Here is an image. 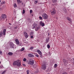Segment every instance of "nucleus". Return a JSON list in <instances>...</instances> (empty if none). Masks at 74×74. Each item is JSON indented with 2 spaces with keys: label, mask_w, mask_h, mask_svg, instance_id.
I'll list each match as a JSON object with an SVG mask.
<instances>
[{
  "label": "nucleus",
  "mask_w": 74,
  "mask_h": 74,
  "mask_svg": "<svg viewBox=\"0 0 74 74\" xmlns=\"http://www.w3.org/2000/svg\"><path fill=\"white\" fill-rule=\"evenodd\" d=\"M13 65L14 67L16 68L21 66V62H19V60H18L16 61H14L13 63Z\"/></svg>",
  "instance_id": "f257e3e1"
},
{
  "label": "nucleus",
  "mask_w": 74,
  "mask_h": 74,
  "mask_svg": "<svg viewBox=\"0 0 74 74\" xmlns=\"http://www.w3.org/2000/svg\"><path fill=\"white\" fill-rule=\"evenodd\" d=\"M6 32V29H4L3 30V32H2L0 33V37H1L2 36H3V35H5V32Z\"/></svg>",
  "instance_id": "f03ea898"
},
{
  "label": "nucleus",
  "mask_w": 74,
  "mask_h": 74,
  "mask_svg": "<svg viewBox=\"0 0 74 74\" xmlns=\"http://www.w3.org/2000/svg\"><path fill=\"white\" fill-rule=\"evenodd\" d=\"M15 45L13 43L11 42L10 43V46L11 48H14Z\"/></svg>",
  "instance_id": "7ed1b4c3"
},
{
  "label": "nucleus",
  "mask_w": 74,
  "mask_h": 74,
  "mask_svg": "<svg viewBox=\"0 0 74 74\" xmlns=\"http://www.w3.org/2000/svg\"><path fill=\"white\" fill-rule=\"evenodd\" d=\"M42 16L44 19H47L48 17V16L45 13H44L42 15Z\"/></svg>",
  "instance_id": "20e7f679"
},
{
  "label": "nucleus",
  "mask_w": 74,
  "mask_h": 74,
  "mask_svg": "<svg viewBox=\"0 0 74 74\" xmlns=\"http://www.w3.org/2000/svg\"><path fill=\"white\" fill-rule=\"evenodd\" d=\"M56 13V10H55L54 9H53L52 11L51 12V14L52 15H55Z\"/></svg>",
  "instance_id": "39448f33"
},
{
  "label": "nucleus",
  "mask_w": 74,
  "mask_h": 74,
  "mask_svg": "<svg viewBox=\"0 0 74 74\" xmlns=\"http://www.w3.org/2000/svg\"><path fill=\"white\" fill-rule=\"evenodd\" d=\"M37 24L36 23L34 24L32 26V29H34L37 27Z\"/></svg>",
  "instance_id": "423d86ee"
},
{
  "label": "nucleus",
  "mask_w": 74,
  "mask_h": 74,
  "mask_svg": "<svg viewBox=\"0 0 74 74\" xmlns=\"http://www.w3.org/2000/svg\"><path fill=\"white\" fill-rule=\"evenodd\" d=\"M63 62L64 63V65H67V64L68 63V61L66 60L65 59H64L63 60Z\"/></svg>",
  "instance_id": "0eeeda50"
},
{
  "label": "nucleus",
  "mask_w": 74,
  "mask_h": 74,
  "mask_svg": "<svg viewBox=\"0 0 74 74\" xmlns=\"http://www.w3.org/2000/svg\"><path fill=\"white\" fill-rule=\"evenodd\" d=\"M34 60H32L31 61L28 62V63L29 64H30L31 65V64H34Z\"/></svg>",
  "instance_id": "6e6552de"
},
{
  "label": "nucleus",
  "mask_w": 74,
  "mask_h": 74,
  "mask_svg": "<svg viewBox=\"0 0 74 74\" xmlns=\"http://www.w3.org/2000/svg\"><path fill=\"white\" fill-rule=\"evenodd\" d=\"M1 17L2 18L5 19L7 18V16L5 14H3L2 15Z\"/></svg>",
  "instance_id": "1a4fd4ad"
},
{
  "label": "nucleus",
  "mask_w": 74,
  "mask_h": 74,
  "mask_svg": "<svg viewBox=\"0 0 74 74\" xmlns=\"http://www.w3.org/2000/svg\"><path fill=\"white\" fill-rule=\"evenodd\" d=\"M42 69L43 70H45L46 69V66L45 65V64H42Z\"/></svg>",
  "instance_id": "9d476101"
},
{
  "label": "nucleus",
  "mask_w": 74,
  "mask_h": 74,
  "mask_svg": "<svg viewBox=\"0 0 74 74\" xmlns=\"http://www.w3.org/2000/svg\"><path fill=\"white\" fill-rule=\"evenodd\" d=\"M39 24L40 25H41V26H42L43 27L45 26V24H44V23H43V22H42V21L40 22Z\"/></svg>",
  "instance_id": "9b49d317"
},
{
  "label": "nucleus",
  "mask_w": 74,
  "mask_h": 74,
  "mask_svg": "<svg viewBox=\"0 0 74 74\" xmlns=\"http://www.w3.org/2000/svg\"><path fill=\"white\" fill-rule=\"evenodd\" d=\"M17 2L18 4H20L22 3V1L21 0H17Z\"/></svg>",
  "instance_id": "f8f14e48"
},
{
  "label": "nucleus",
  "mask_w": 74,
  "mask_h": 74,
  "mask_svg": "<svg viewBox=\"0 0 74 74\" xmlns=\"http://www.w3.org/2000/svg\"><path fill=\"white\" fill-rule=\"evenodd\" d=\"M24 35L25 36V38H27L28 37V34L27 32H25L24 33Z\"/></svg>",
  "instance_id": "ddd939ff"
},
{
  "label": "nucleus",
  "mask_w": 74,
  "mask_h": 74,
  "mask_svg": "<svg viewBox=\"0 0 74 74\" xmlns=\"http://www.w3.org/2000/svg\"><path fill=\"white\" fill-rule=\"evenodd\" d=\"M40 27H36L35 29V31H36V32L38 31V30H39V29H40Z\"/></svg>",
  "instance_id": "4468645a"
},
{
  "label": "nucleus",
  "mask_w": 74,
  "mask_h": 74,
  "mask_svg": "<svg viewBox=\"0 0 74 74\" xmlns=\"http://www.w3.org/2000/svg\"><path fill=\"white\" fill-rule=\"evenodd\" d=\"M37 52L38 53V54L40 55H42V53H41V52L40 51V50H38L37 51Z\"/></svg>",
  "instance_id": "2eb2a0df"
},
{
  "label": "nucleus",
  "mask_w": 74,
  "mask_h": 74,
  "mask_svg": "<svg viewBox=\"0 0 74 74\" xmlns=\"http://www.w3.org/2000/svg\"><path fill=\"white\" fill-rule=\"evenodd\" d=\"M28 56L29 57H31L32 58L34 56L31 53L29 54L28 55Z\"/></svg>",
  "instance_id": "dca6fc26"
},
{
  "label": "nucleus",
  "mask_w": 74,
  "mask_h": 74,
  "mask_svg": "<svg viewBox=\"0 0 74 74\" xmlns=\"http://www.w3.org/2000/svg\"><path fill=\"white\" fill-rule=\"evenodd\" d=\"M15 41L16 42V44H17V45H19V40H18V39H16L15 40Z\"/></svg>",
  "instance_id": "f3484780"
},
{
  "label": "nucleus",
  "mask_w": 74,
  "mask_h": 74,
  "mask_svg": "<svg viewBox=\"0 0 74 74\" xmlns=\"http://www.w3.org/2000/svg\"><path fill=\"white\" fill-rule=\"evenodd\" d=\"M13 54V53L11 52H9L8 53V55H10V56H12V55Z\"/></svg>",
  "instance_id": "a211bd4d"
},
{
  "label": "nucleus",
  "mask_w": 74,
  "mask_h": 74,
  "mask_svg": "<svg viewBox=\"0 0 74 74\" xmlns=\"http://www.w3.org/2000/svg\"><path fill=\"white\" fill-rule=\"evenodd\" d=\"M67 19L68 21H70L69 23H71L72 22V21L71 20V19Z\"/></svg>",
  "instance_id": "6ab92c4d"
},
{
  "label": "nucleus",
  "mask_w": 74,
  "mask_h": 74,
  "mask_svg": "<svg viewBox=\"0 0 74 74\" xmlns=\"http://www.w3.org/2000/svg\"><path fill=\"white\" fill-rule=\"evenodd\" d=\"M49 39L48 38H47L46 39V42H48V41H49Z\"/></svg>",
  "instance_id": "aec40b11"
},
{
  "label": "nucleus",
  "mask_w": 74,
  "mask_h": 74,
  "mask_svg": "<svg viewBox=\"0 0 74 74\" xmlns=\"http://www.w3.org/2000/svg\"><path fill=\"white\" fill-rule=\"evenodd\" d=\"M14 7H17V5H16V4L14 3Z\"/></svg>",
  "instance_id": "412c9836"
},
{
  "label": "nucleus",
  "mask_w": 74,
  "mask_h": 74,
  "mask_svg": "<svg viewBox=\"0 0 74 74\" xmlns=\"http://www.w3.org/2000/svg\"><path fill=\"white\" fill-rule=\"evenodd\" d=\"M26 72H27V74H29V73H30V72L29 71V70H27L26 71Z\"/></svg>",
  "instance_id": "4be33fe9"
},
{
  "label": "nucleus",
  "mask_w": 74,
  "mask_h": 74,
  "mask_svg": "<svg viewBox=\"0 0 74 74\" xmlns=\"http://www.w3.org/2000/svg\"><path fill=\"white\" fill-rule=\"evenodd\" d=\"M24 49H25V48H22L21 49H20V51H23Z\"/></svg>",
  "instance_id": "5701e85b"
},
{
  "label": "nucleus",
  "mask_w": 74,
  "mask_h": 74,
  "mask_svg": "<svg viewBox=\"0 0 74 74\" xmlns=\"http://www.w3.org/2000/svg\"><path fill=\"white\" fill-rule=\"evenodd\" d=\"M47 48H48L49 49L50 48V46L49 45H47Z\"/></svg>",
  "instance_id": "b1692460"
},
{
  "label": "nucleus",
  "mask_w": 74,
  "mask_h": 74,
  "mask_svg": "<svg viewBox=\"0 0 74 74\" xmlns=\"http://www.w3.org/2000/svg\"><path fill=\"white\" fill-rule=\"evenodd\" d=\"M5 72H6V71H5L2 73L1 74H4Z\"/></svg>",
  "instance_id": "393cba45"
},
{
  "label": "nucleus",
  "mask_w": 74,
  "mask_h": 74,
  "mask_svg": "<svg viewBox=\"0 0 74 74\" xmlns=\"http://www.w3.org/2000/svg\"><path fill=\"white\" fill-rule=\"evenodd\" d=\"M25 13V10H23V14H24Z\"/></svg>",
  "instance_id": "a878e982"
},
{
  "label": "nucleus",
  "mask_w": 74,
  "mask_h": 74,
  "mask_svg": "<svg viewBox=\"0 0 74 74\" xmlns=\"http://www.w3.org/2000/svg\"><path fill=\"white\" fill-rule=\"evenodd\" d=\"M34 48V47H30V49H33Z\"/></svg>",
  "instance_id": "bb28decb"
},
{
  "label": "nucleus",
  "mask_w": 74,
  "mask_h": 74,
  "mask_svg": "<svg viewBox=\"0 0 74 74\" xmlns=\"http://www.w3.org/2000/svg\"><path fill=\"white\" fill-rule=\"evenodd\" d=\"M57 67V64H56L54 65V67L55 68H56Z\"/></svg>",
  "instance_id": "cd10ccee"
},
{
  "label": "nucleus",
  "mask_w": 74,
  "mask_h": 74,
  "mask_svg": "<svg viewBox=\"0 0 74 74\" xmlns=\"http://www.w3.org/2000/svg\"><path fill=\"white\" fill-rule=\"evenodd\" d=\"M38 3V1H35V4H37Z\"/></svg>",
  "instance_id": "c85d7f7f"
},
{
  "label": "nucleus",
  "mask_w": 74,
  "mask_h": 74,
  "mask_svg": "<svg viewBox=\"0 0 74 74\" xmlns=\"http://www.w3.org/2000/svg\"><path fill=\"white\" fill-rule=\"evenodd\" d=\"M26 58H24L23 59V61H25V62H26Z\"/></svg>",
  "instance_id": "c756f323"
},
{
  "label": "nucleus",
  "mask_w": 74,
  "mask_h": 74,
  "mask_svg": "<svg viewBox=\"0 0 74 74\" xmlns=\"http://www.w3.org/2000/svg\"><path fill=\"white\" fill-rule=\"evenodd\" d=\"M34 34V32H31L30 34L31 35H33V34Z\"/></svg>",
  "instance_id": "7c9ffc66"
},
{
  "label": "nucleus",
  "mask_w": 74,
  "mask_h": 74,
  "mask_svg": "<svg viewBox=\"0 0 74 74\" xmlns=\"http://www.w3.org/2000/svg\"><path fill=\"white\" fill-rule=\"evenodd\" d=\"M0 54H1V55L3 54V52L1 51H0Z\"/></svg>",
  "instance_id": "2f4dec72"
},
{
  "label": "nucleus",
  "mask_w": 74,
  "mask_h": 74,
  "mask_svg": "<svg viewBox=\"0 0 74 74\" xmlns=\"http://www.w3.org/2000/svg\"><path fill=\"white\" fill-rule=\"evenodd\" d=\"M53 2H56L57 1V0H53Z\"/></svg>",
  "instance_id": "473e14b6"
},
{
  "label": "nucleus",
  "mask_w": 74,
  "mask_h": 74,
  "mask_svg": "<svg viewBox=\"0 0 74 74\" xmlns=\"http://www.w3.org/2000/svg\"><path fill=\"white\" fill-rule=\"evenodd\" d=\"M35 55L36 56V57H38V55L37 54H35Z\"/></svg>",
  "instance_id": "72a5a7b5"
},
{
  "label": "nucleus",
  "mask_w": 74,
  "mask_h": 74,
  "mask_svg": "<svg viewBox=\"0 0 74 74\" xmlns=\"http://www.w3.org/2000/svg\"><path fill=\"white\" fill-rule=\"evenodd\" d=\"M32 12H33V11H32V10H30V13H32Z\"/></svg>",
  "instance_id": "f704fd0d"
},
{
  "label": "nucleus",
  "mask_w": 74,
  "mask_h": 74,
  "mask_svg": "<svg viewBox=\"0 0 74 74\" xmlns=\"http://www.w3.org/2000/svg\"><path fill=\"white\" fill-rule=\"evenodd\" d=\"M17 28H18V26H16V27H15L14 28V29H17Z\"/></svg>",
  "instance_id": "c9c22d12"
},
{
  "label": "nucleus",
  "mask_w": 74,
  "mask_h": 74,
  "mask_svg": "<svg viewBox=\"0 0 74 74\" xmlns=\"http://www.w3.org/2000/svg\"><path fill=\"white\" fill-rule=\"evenodd\" d=\"M73 61H72V63H74V58H73Z\"/></svg>",
  "instance_id": "e433bc0d"
},
{
  "label": "nucleus",
  "mask_w": 74,
  "mask_h": 74,
  "mask_svg": "<svg viewBox=\"0 0 74 74\" xmlns=\"http://www.w3.org/2000/svg\"><path fill=\"white\" fill-rule=\"evenodd\" d=\"M39 18V19H42V17L41 16H40Z\"/></svg>",
  "instance_id": "4c0bfd02"
},
{
  "label": "nucleus",
  "mask_w": 74,
  "mask_h": 74,
  "mask_svg": "<svg viewBox=\"0 0 74 74\" xmlns=\"http://www.w3.org/2000/svg\"><path fill=\"white\" fill-rule=\"evenodd\" d=\"M31 37L32 38H33V36H31Z\"/></svg>",
  "instance_id": "58836bf2"
},
{
  "label": "nucleus",
  "mask_w": 74,
  "mask_h": 74,
  "mask_svg": "<svg viewBox=\"0 0 74 74\" xmlns=\"http://www.w3.org/2000/svg\"><path fill=\"white\" fill-rule=\"evenodd\" d=\"M23 66H25V64H23Z\"/></svg>",
  "instance_id": "ea45409f"
},
{
  "label": "nucleus",
  "mask_w": 74,
  "mask_h": 74,
  "mask_svg": "<svg viewBox=\"0 0 74 74\" xmlns=\"http://www.w3.org/2000/svg\"><path fill=\"white\" fill-rule=\"evenodd\" d=\"M9 25H11V23H9Z\"/></svg>",
  "instance_id": "a19ab883"
},
{
  "label": "nucleus",
  "mask_w": 74,
  "mask_h": 74,
  "mask_svg": "<svg viewBox=\"0 0 74 74\" xmlns=\"http://www.w3.org/2000/svg\"><path fill=\"white\" fill-rule=\"evenodd\" d=\"M0 3H1V0H0Z\"/></svg>",
  "instance_id": "79ce46f5"
},
{
  "label": "nucleus",
  "mask_w": 74,
  "mask_h": 74,
  "mask_svg": "<svg viewBox=\"0 0 74 74\" xmlns=\"http://www.w3.org/2000/svg\"><path fill=\"white\" fill-rule=\"evenodd\" d=\"M1 63V62L0 61V64Z\"/></svg>",
  "instance_id": "37998d69"
}]
</instances>
